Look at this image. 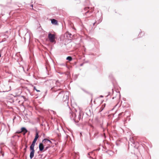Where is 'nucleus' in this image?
Wrapping results in <instances>:
<instances>
[{
    "label": "nucleus",
    "mask_w": 159,
    "mask_h": 159,
    "mask_svg": "<svg viewBox=\"0 0 159 159\" xmlns=\"http://www.w3.org/2000/svg\"><path fill=\"white\" fill-rule=\"evenodd\" d=\"M82 117V113L79 112L78 116V119H79L80 120H81Z\"/></svg>",
    "instance_id": "nucleus-15"
},
{
    "label": "nucleus",
    "mask_w": 159,
    "mask_h": 159,
    "mask_svg": "<svg viewBox=\"0 0 159 159\" xmlns=\"http://www.w3.org/2000/svg\"><path fill=\"white\" fill-rule=\"evenodd\" d=\"M68 93L66 92L64 93V95L63 97V100L64 101L66 102L68 101L69 99V97L68 96Z\"/></svg>",
    "instance_id": "nucleus-3"
},
{
    "label": "nucleus",
    "mask_w": 159,
    "mask_h": 159,
    "mask_svg": "<svg viewBox=\"0 0 159 159\" xmlns=\"http://www.w3.org/2000/svg\"><path fill=\"white\" fill-rule=\"evenodd\" d=\"M21 132L23 133V135H25L26 133H27L28 131L26 129L25 127H22L21 129Z\"/></svg>",
    "instance_id": "nucleus-8"
},
{
    "label": "nucleus",
    "mask_w": 159,
    "mask_h": 159,
    "mask_svg": "<svg viewBox=\"0 0 159 159\" xmlns=\"http://www.w3.org/2000/svg\"><path fill=\"white\" fill-rule=\"evenodd\" d=\"M48 38L50 41L51 42H54L55 41V36L54 34L49 33L48 34Z\"/></svg>",
    "instance_id": "nucleus-1"
},
{
    "label": "nucleus",
    "mask_w": 159,
    "mask_h": 159,
    "mask_svg": "<svg viewBox=\"0 0 159 159\" xmlns=\"http://www.w3.org/2000/svg\"><path fill=\"white\" fill-rule=\"evenodd\" d=\"M11 30H9L5 32V34L3 36L4 39H5L6 38H8L9 35L11 34Z\"/></svg>",
    "instance_id": "nucleus-2"
},
{
    "label": "nucleus",
    "mask_w": 159,
    "mask_h": 159,
    "mask_svg": "<svg viewBox=\"0 0 159 159\" xmlns=\"http://www.w3.org/2000/svg\"><path fill=\"white\" fill-rule=\"evenodd\" d=\"M0 153H1L2 154V155L3 156H4V153L2 152V151H1L0 152Z\"/></svg>",
    "instance_id": "nucleus-24"
},
{
    "label": "nucleus",
    "mask_w": 159,
    "mask_h": 159,
    "mask_svg": "<svg viewBox=\"0 0 159 159\" xmlns=\"http://www.w3.org/2000/svg\"><path fill=\"white\" fill-rule=\"evenodd\" d=\"M72 58L70 56H68L66 58V60H68L70 61H72Z\"/></svg>",
    "instance_id": "nucleus-18"
},
{
    "label": "nucleus",
    "mask_w": 159,
    "mask_h": 159,
    "mask_svg": "<svg viewBox=\"0 0 159 159\" xmlns=\"http://www.w3.org/2000/svg\"><path fill=\"white\" fill-rule=\"evenodd\" d=\"M27 146L26 145V146H25V149H26L27 148Z\"/></svg>",
    "instance_id": "nucleus-27"
},
{
    "label": "nucleus",
    "mask_w": 159,
    "mask_h": 159,
    "mask_svg": "<svg viewBox=\"0 0 159 159\" xmlns=\"http://www.w3.org/2000/svg\"><path fill=\"white\" fill-rule=\"evenodd\" d=\"M34 145L35 144L33 143H32V144L31 145L30 147V149L31 151H35L34 148Z\"/></svg>",
    "instance_id": "nucleus-13"
},
{
    "label": "nucleus",
    "mask_w": 159,
    "mask_h": 159,
    "mask_svg": "<svg viewBox=\"0 0 159 159\" xmlns=\"http://www.w3.org/2000/svg\"><path fill=\"white\" fill-rule=\"evenodd\" d=\"M89 154H90V153H88V154L89 155Z\"/></svg>",
    "instance_id": "nucleus-31"
},
{
    "label": "nucleus",
    "mask_w": 159,
    "mask_h": 159,
    "mask_svg": "<svg viewBox=\"0 0 159 159\" xmlns=\"http://www.w3.org/2000/svg\"><path fill=\"white\" fill-rule=\"evenodd\" d=\"M82 65H82V64H81V65H80V66H82Z\"/></svg>",
    "instance_id": "nucleus-33"
},
{
    "label": "nucleus",
    "mask_w": 159,
    "mask_h": 159,
    "mask_svg": "<svg viewBox=\"0 0 159 159\" xmlns=\"http://www.w3.org/2000/svg\"><path fill=\"white\" fill-rule=\"evenodd\" d=\"M39 135H38V133L37 132L36 134V135L35 136V137L33 140V141L32 142V143L34 144H35V143L37 140V139L39 138Z\"/></svg>",
    "instance_id": "nucleus-7"
},
{
    "label": "nucleus",
    "mask_w": 159,
    "mask_h": 159,
    "mask_svg": "<svg viewBox=\"0 0 159 159\" xmlns=\"http://www.w3.org/2000/svg\"><path fill=\"white\" fill-rule=\"evenodd\" d=\"M45 145L43 144V143H40L39 145V151H43L44 150V146Z\"/></svg>",
    "instance_id": "nucleus-4"
},
{
    "label": "nucleus",
    "mask_w": 159,
    "mask_h": 159,
    "mask_svg": "<svg viewBox=\"0 0 159 159\" xmlns=\"http://www.w3.org/2000/svg\"><path fill=\"white\" fill-rule=\"evenodd\" d=\"M68 34L69 35L70 38H71V34L70 33H68Z\"/></svg>",
    "instance_id": "nucleus-22"
},
{
    "label": "nucleus",
    "mask_w": 159,
    "mask_h": 159,
    "mask_svg": "<svg viewBox=\"0 0 159 159\" xmlns=\"http://www.w3.org/2000/svg\"><path fill=\"white\" fill-rule=\"evenodd\" d=\"M74 120L75 122H78L80 120L79 119H78V117H77L76 116L75 118L74 119Z\"/></svg>",
    "instance_id": "nucleus-16"
},
{
    "label": "nucleus",
    "mask_w": 159,
    "mask_h": 159,
    "mask_svg": "<svg viewBox=\"0 0 159 159\" xmlns=\"http://www.w3.org/2000/svg\"><path fill=\"white\" fill-rule=\"evenodd\" d=\"M100 97H101V98L103 97V96H102V95H101V96H100Z\"/></svg>",
    "instance_id": "nucleus-28"
},
{
    "label": "nucleus",
    "mask_w": 159,
    "mask_h": 159,
    "mask_svg": "<svg viewBox=\"0 0 159 159\" xmlns=\"http://www.w3.org/2000/svg\"><path fill=\"white\" fill-rule=\"evenodd\" d=\"M91 12H92L91 11H90V10H89L87 11V12L85 13V15L86 16V17H89V16H87V15H88V14L90 13Z\"/></svg>",
    "instance_id": "nucleus-14"
},
{
    "label": "nucleus",
    "mask_w": 159,
    "mask_h": 159,
    "mask_svg": "<svg viewBox=\"0 0 159 159\" xmlns=\"http://www.w3.org/2000/svg\"><path fill=\"white\" fill-rule=\"evenodd\" d=\"M34 90H35L37 92H40V91L39 90H37L35 86H34Z\"/></svg>",
    "instance_id": "nucleus-20"
},
{
    "label": "nucleus",
    "mask_w": 159,
    "mask_h": 159,
    "mask_svg": "<svg viewBox=\"0 0 159 159\" xmlns=\"http://www.w3.org/2000/svg\"><path fill=\"white\" fill-rule=\"evenodd\" d=\"M22 97L24 98V99H25V97H24V96H22Z\"/></svg>",
    "instance_id": "nucleus-29"
},
{
    "label": "nucleus",
    "mask_w": 159,
    "mask_h": 159,
    "mask_svg": "<svg viewBox=\"0 0 159 159\" xmlns=\"http://www.w3.org/2000/svg\"><path fill=\"white\" fill-rule=\"evenodd\" d=\"M35 151H31L30 157V159H32L34 156Z\"/></svg>",
    "instance_id": "nucleus-9"
},
{
    "label": "nucleus",
    "mask_w": 159,
    "mask_h": 159,
    "mask_svg": "<svg viewBox=\"0 0 159 159\" xmlns=\"http://www.w3.org/2000/svg\"><path fill=\"white\" fill-rule=\"evenodd\" d=\"M51 23L53 24L57 25V21L56 20L54 19H52L51 20Z\"/></svg>",
    "instance_id": "nucleus-12"
},
{
    "label": "nucleus",
    "mask_w": 159,
    "mask_h": 159,
    "mask_svg": "<svg viewBox=\"0 0 159 159\" xmlns=\"http://www.w3.org/2000/svg\"><path fill=\"white\" fill-rule=\"evenodd\" d=\"M31 6L32 7H33V5H31Z\"/></svg>",
    "instance_id": "nucleus-32"
},
{
    "label": "nucleus",
    "mask_w": 159,
    "mask_h": 159,
    "mask_svg": "<svg viewBox=\"0 0 159 159\" xmlns=\"http://www.w3.org/2000/svg\"><path fill=\"white\" fill-rule=\"evenodd\" d=\"M58 137H59V136H60V135H59H59H58Z\"/></svg>",
    "instance_id": "nucleus-34"
},
{
    "label": "nucleus",
    "mask_w": 159,
    "mask_h": 159,
    "mask_svg": "<svg viewBox=\"0 0 159 159\" xmlns=\"http://www.w3.org/2000/svg\"><path fill=\"white\" fill-rule=\"evenodd\" d=\"M89 9V8L88 7H85V8H84V10L86 11V10H87L88 9Z\"/></svg>",
    "instance_id": "nucleus-21"
},
{
    "label": "nucleus",
    "mask_w": 159,
    "mask_h": 159,
    "mask_svg": "<svg viewBox=\"0 0 159 159\" xmlns=\"http://www.w3.org/2000/svg\"><path fill=\"white\" fill-rule=\"evenodd\" d=\"M64 93L62 91L58 93V94L57 96V97L59 99H63V97L64 95Z\"/></svg>",
    "instance_id": "nucleus-6"
},
{
    "label": "nucleus",
    "mask_w": 159,
    "mask_h": 159,
    "mask_svg": "<svg viewBox=\"0 0 159 159\" xmlns=\"http://www.w3.org/2000/svg\"><path fill=\"white\" fill-rule=\"evenodd\" d=\"M70 118L74 120V119H75L76 117V114L75 113L72 112H70Z\"/></svg>",
    "instance_id": "nucleus-5"
},
{
    "label": "nucleus",
    "mask_w": 159,
    "mask_h": 159,
    "mask_svg": "<svg viewBox=\"0 0 159 159\" xmlns=\"http://www.w3.org/2000/svg\"><path fill=\"white\" fill-rule=\"evenodd\" d=\"M47 140V139H44L43 140L42 142V143H43V145H45V146L48 145V142L47 141H45Z\"/></svg>",
    "instance_id": "nucleus-10"
},
{
    "label": "nucleus",
    "mask_w": 159,
    "mask_h": 159,
    "mask_svg": "<svg viewBox=\"0 0 159 159\" xmlns=\"http://www.w3.org/2000/svg\"><path fill=\"white\" fill-rule=\"evenodd\" d=\"M123 113V112H121L119 114V116H121L122 115V114Z\"/></svg>",
    "instance_id": "nucleus-23"
},
{
    "label": "nucleus",
    "mask_w": 159,
    "mask_h": 159,
    "mask_svg": "<svg viewBox=\"0 0 159 159\" xmlns=\"http://www.w3.org/2000/svg\"><path fill=\"white\" fill-rule=\"evenodd\" d=\"M46 141H47L48 142V145H49L50 146L51 144L52 143V142L50 140L48 139L47 140H46Z\"/></svg>",
    "instance_id": "nucleus-19"
},
{
    "label": "nucleus",
    "mask_w": 159,
    "mask_h": 159,
    "mask_svg": "<svg viewBox=\"0 0 159 159\" xmlns=\"http://www.w3.org/2000/svg\"><path fill=\"white\" fill-rule=\"evenodd\" d=\"M47 146L45 147L44 148V150L43 151V152H44L45 151H46V150H47L48 148H49L50 147V145H46Z\"/></svg>",
    "instance_id": "nucleus-17"
},
{
    "label": "nucleus",
    "mask_w": 159,
    "mask_h": 159,
    "mask_svg": "<svg viewBox=\"0 0 159 159\" xmlns=\"http://www.w3.org/2000/svg\"><path fill=\"white\" fill-rule=\"evenodd\" d=\"M5 41V40H2V41H1L0 42H2L4 41Z\"/></svg>",
    "instance_id": "nucleus-26"
},
{
    "label": "nucleus",
    "mask_w": 159,
    "mask_h": 159,
    "mask_svg": "<svg viewBox=\"0 0 159 159\" xmlns=\"http://www.w3.org/2000/svg\"><path fill=\"white\" fill-rule=\"evenodd\" d=\"M95 22L93 24V25H94L95 24Z\"/></svg>",
    "instance_id": "nucleus-30"
},
{
    "label": "nucleus",
    "mask_w": 159,
    "mask_h": 159,
    "mask_svg": "<svg viewBox=\"0 0 159 159\" xmlns=\"http://www.w3.org/2000/svg\"><path fill=\"white\" fill-rule=\"evenodd\" d=\"M21 132H21V131H18L17 132V133H21Z\"/></svg>",
    "instance_id": "nucleus-25"
},
{
    "label": "nucleus",
    "mask_w": 159,
    "mask_h": 159,
    "mask_svg": "<svg viewBox=\"0 0 159 159\" xmlns=\"http://www.w3.org/2000/svg\"><path fill=\"white\" fill-rule=\"evenodd\" d=\"M105 105H106V104L104 103L102 106L101 107V108L99 110V112H101L104 109V108H105Z\"/></svg>",
    "instance_id": "nucleus-11"
}]
</instances>
